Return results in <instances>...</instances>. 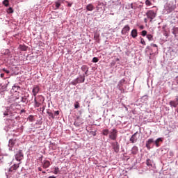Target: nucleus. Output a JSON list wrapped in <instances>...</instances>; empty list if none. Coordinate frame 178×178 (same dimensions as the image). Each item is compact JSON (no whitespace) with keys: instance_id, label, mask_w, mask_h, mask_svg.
<instances>
[{"instance_id":"13","label":"nucleus","mask_w":178,"mask_h":178,"mask_svg":"<svg viewBox=\"0 0 178 178\" xmlns=\"http://www.w3.org/2000/svg\"><path fill=\"white\" fill-rule=\"evenodd\" d=\"M131 35L134 38H136L137 35H138V33L137 32V29H133L131 32Z\"/></svg>"},{"instance_id":"17","label":"nucleus","mask_w":178,"mask_h":178,"mask_svg":"<svg viewBox=\"0 0 178 178\" xmlns=\"http://www.w3.org/2000/svg\"><path fill=\"white\" fill-rule=\"evenodd\" d=\"M49 166H51V163L49 162V161H44L43 164V168L44 169H47Z\"/></svg>"},{"instance_id":"39","label":"nucleus","mask_w":178,"mask_h":178,"mask_svg":"<svg viewBox=\"0 0 178 178\" xmlns=\"http://www.w3.org/2000/svg\"><path fill=\"white\" fill-rule=\"evenodd\" d=\"M56 8H59V6H60V3L56 2Z\"/></svg>"},{"instance_id":"8","label":"nucleus","mask_w":178,"mask_h":178,"mask_svg":"<svg viewBox=\"0 0 178 178\" xmlns=\"http://www.w3.org/2000/svg\"><path fill=\"white\" fill-rule=\"evenodd\" d=\"M19 165H20V163L14 164L9 168L8 172H13L15 173V172H16V170H17V169H19Z\"/></svg>"},{"instance_id":"38","label":"nucleus","mask_w":178,"mask_h":178,"mask_svg":"<svg viewBox=\"0 0 178 178\" xmlns=\"http://www.w3.org/2000/svg\"><path fill=\"white\" fill-rule=\"evenodd\" d=\"M59 113H60L59 111H56L54 112L55 116L59 115Z\"/></svg>"},{"instance_id":"21","label":"nucleus","mask_w":178,"mask_h":178,"mask_svg":"<svg viewBox=\"0 0 178 178\" xmlns=\"http://www.w3.org/2000/svg\"><path fill=\"white\" fill-rule=\"evenodd\" d=\"M172 34H174L175 37H176V35L178 34V28L174 27L172 29Z\"/></svg>"},{"instance_id":"16","label":"nucleus","mask_w":178,"mask_h":178,"mask_svg":"<svg viewBox=\"0 0 178 178\" xmlns=\"http://www.w3.org/2000/svg\"><path fill=\"white\" fill-rule=\"evenodd\" d=\"M81 70L85 72V74H87V73H88V67H87V65H83L81 67Z\"/></svg>"},{"instance_id":"45","label":"nucleus","mask_w":178,"mask_h":178,"mask_svg":"<svg viewBox=\"0 0 178 178\" xmlns=\"http://www.w3.org/2000/svg\"><path fill=\"white\" fill-rule=\"evenodd\" d=\"M38 170H39V172H42V168L41 167H39Z\"/></svg>"},{"instance_id":"22","label":"nucleus","mask_w":178,"mask_h":178,"mask_svg":"<svg viewBox=\"0 0 178 178\" xmlns=\"http://www.w3.org/2000/svg\"><path fill=\"white\" fill-rule=\"evenodd\" d=\"M47 115H49V119H55V115H54V113L49 112V111H47Z\"/></svg>"},{"instance_id":"10","label":"nucleus","mask_w":178,"mask_h":178,"mask_svg":"<svg viewBox=\"0 0 178 178\" xmlns=\"http://www.w3.org/2000/svg\"><path fill=\"white\" fill-rule=\"evenodd\" d=\"M112 146L115 152L116 153L119 152V143H118V142L113 143Z\"/></svg>"},{"instance_id":"33","label":"nucleus","mask_w":178,"mask_h":178,"mask_svg":"<svg viewBox=\"0 0 178 178\" xmlns=\"http://www.w3.org/2000/svg\"><path fill=\"white\" fill-rule=\"evenodd\" d=\"M140 44L143 45H146L145 40H144V38L140 39Z\"/></svg>"},{"instance_id":"31","label":"nucleus","mask_w":178,"mask_h":178,"mask_svg":"<svg viewBox=\"0 0 178 178\" xmlns=\"http://www.w3.org/2000/svg\"><path fill=\"white\" fill-rule=\"evenodd\" d=\"M98 60H99L98 58H97V57H94V58H92V62H93V63H97V62H98Z\"/></svg>"},{"instance_id":"43","label":"nucleus","mask_w":178,"mask_h":178,"mask_svg":"<svg viewBox=\"0 0 178 178\" xmlns=\"http://www.w3.org/2000/svg\"><path fill=\"white\" fill-rule=\"evenodd\" d=\"M1 79H3V77H5V74H1Z\"/></svg>"},{"instance_id":"3","label":"nucleus","mask_w":178,"mask_h":178,"mask_svg":"<svg viewBox=\"0 0 178 178\" xmlns=\"http://www.w3.org/2000/svg\"><path fill=\"white\" fill-rule=\"evenodd\" d=\"M147 17L150 19V22H152L153 19H155V17L156 16V13L152 10H149L147 13Z\"/></svg>"},{"instance_id":"52","label":"nucleus","mask_w":178,"mask_h":178,"mask_svg":"<svg viewBox=\"0 0 178 178\" xmlns=\"http://www.w3.org/2000/svg\"><path fill=\"white\" fill-rule=\"evenodd\" d=\"M145 22H147V19H145Z\"/></svg>"},{"instance_id":"4","label":"nucleus","mask_w":178,"mask_h":178,"mask_svg":"<svg viewBox=\"0 0 178 178\" xmlns=\"http://www.w3.org/2000/svg\"><path fill=\"white\" fill-rule=\"evenodd\" d=\"M24 158V156L23 155V152L22 150H19L15 155V159L16 161H18L20 162Z\"/></svg>"},{"instance_id":"11","label":"nucleus","mask_w":178,"mask_h":178,"mask_svg":"<svg viewBox=\"0 0 178 178\" xmlns=\"http://www.w3.org/2000/svg\"><path fill=\"white\" fill-rule=\"evenodd\" d=\"M131 154L133 155H137L138 152V147L137 146H134L132 148H131Z\"/></svg>"},{"instance_id":"29","label":"nucleus","mask_w":178,"mask_h":178,"mask_svg":"<svg viewBox=\"0 0 178 178\" xmlns=\"http://www.w3.org/2000/svg\"><path fill=\"white\" fill-rule=\"evenodd\" d=\"M3 4L5 5L6 7L9 6V1H3Z\"/></svg>"},{"instance_id":"6","label":"nucleus","mask_w":178,"mask_h":178,"mask_svg":"<svg viewBox=\"0 0 178 178\" xmlns=\"http://www.w3.org/2000/svg\"><path fill=\"white\" fill-rule=\"evenodd\" d=\"M40 92V86H34L32 90L33 95L36 97L37 95Z\"/></svg>"},{"instance_id":"54","label":"nucleus","mask_w":178,"mask_h":178,"mask_svg":"<svg viewBox=\"0 0 178 178\" xmlns=\"http://www.w3.org/2000/svg\"><path fill=\"white\" fill-rule=\"evenodd\" d=\"M4 1H8V0H4Z\"/></svg>"},{"instance_id":"47","label":"nucleus","mask_w":178,"mask_h":178,"mask_svg":"<svg viewBox=\"0 0 178 178\" xmlns=\"http://www.w3.org/2000/svg\"><path fill=\"white\" fill-rule=\"evenodd\" d=\"M86 79L83 78L82 83H84Z\"/></svg>"},{"instance_id":"15","label":"nucleus","mask_w":178,"mask_h":178,"mask_svg":"<svg viewBox=\"0 0 178 178\" xmlns=\"http://www.w3.org/2000/svg\"><path fill=\"white\" fill-rule=\"evenodd\" d=\"M36 99L38 102H40V104H42L44 101H45V98H44L42 95H39Z\"/></svg>"},{"instance_id":"7","label":"nucleus","mask_w":178,"mask_h":178,"mask_svg":"<svg viewBox=\"0 0 178 178\" xmlns=\"http://www.w3.org/2000/svg\"><path fill=\"white\" fill-rule=\"evenodd\" d=\"M129 31H130V26L129 25H126L122 29V30L121 31V34H122V35H126V34H127V33H129Z\"/></svg>"},{"instance_id":"50","label":"nucleus","mask_w":178,"mask_h":178,"mask_svg":"<svg viewBox=\"0 0 178 178\" xmlns=\"http://www.w3.org/2000/svg\"><path fill=\"white\" fill-rule=\"evenodd\" d=\"M0 162H2L1 159L0 158Z\"/></svg>"},{"instance_id":"46","label":"nucleus","mask_w":178,"mask_h":178,"mask_svg":"<svg viewBox=\"0 0 178 178\" xmlns=\"http://www.w3.org/2000/svg\"><path fill=\"white\" fill-rule=\"evenodd\" d=\"M49 178H56V177H55V176H50V177H49Z\"/></svg>"},{"instance_id":"26","label":"nucleus","mask_w":178,"mask_h":178,"mask_svg":"<svg viewBox=\"0 0 178 178\" xmlns=\"http://www.w3.org/2000/svg\"><path fill=\"white\" fill-rule=\"evenodd\" d=\"M74 108L75 109L80 108V104H79V102H76V103L74 104Z\"/></svg>"},{"instance_id":"9","label":"nucleus","mask_w":178,"mask_h":178,"mask_svg":"<svg viewBox=\"0 0 178 178\" xmlns=\"http://www.w3.org/2000/svg\"><path fill=\"white\" fill-rule=\"evenodd\" d=\"M137 134H138V132H136L130 138V141L133 144H134V143H137V140H138V138H137Z\"/></svg>"},{"instance_id":"34","label":"nucleus","mask_w":178,"mask_h":178,"mask_svg":"<svg viewBox=\"0 0 178 178\" xmlns=\"http://www.w3.org/2000/svg\"><path fill=\"white\" fill-rule=\"evenodd\" d=\"M145 3H146L147 6H151V5H152L151 1H146Z\"/></svg>"},{"instance_id":"36","label":"nucleus","mask_w":178,"mask_h":178,"mask_svg":"<svg viewBox=\"0 0 178 178\" xmlns=\"http://www.w3.org/2000/svg\"><path fill=\"white\" fill-rule=\"evenodd\" d=\"M66 5H67V6H69L70 8V6H72V5H73V3H70L69 1H65Z\"/></svg>"},{"instance_id":"32","label":"nucleus","mask_w":178,"mask_h":178,"mask_svg":"<svg viewBox=\"0 0 178 178\" xmlns=\"http://www.w3.org/2000/svg\"><path fill=\"white\" fill-rule=\"evenodd\" d=\"M126 81V80H124V79H121L120 81V82H119V84L120 85V86H123V84H124V82Z\"/></svg>"},{"instance_id":"2","label":"nucleus","mask_w":178,"mask_h":178,"mask_svg":"<svg viewBox=\"0 0 178 178\" xmlns=\"http://www.w3.org/2000/svg\"><path fill=\"white\" fill-rule=\"evenodd\" d=\"M108 138L115 141L118 138V130L116 129H111L109 132Z\"/></svg>"},{"instance_id":"28","label":"nucleus","mask_w":178,"mask_h":178,"mask_svg":"<svg viewBox=\"0 0 178 178\" xmlns=\"http://www.w3.org/2000/svg\"><path fill=\"white\" fill-rule=\"evenodd\" d=\"M20 49L22 51H27V47L26 46L20 45Z\"/></svg>"},{"instance_id":"19","label":"nucleus","mask_w":178,"mask_h":178,"mask_svg":"<svg viewBox=\"0 0 178 178\" xmlns=\"http://www.w3.org/2000/svg\"><path fill=\"white\" fill-rule=\"evenodd\" d=\"M86 9H87V10H89L91 12L92 10H94V6L92 4H88L86 6Z\"/></svg>"},{"instance_id":"49","label":"nucleus","mask_w":178,"mask_h":178,"mask_svg":"<svg viewBox=\"0 0 178 178\" xmlns=\"http://www.w3.org/2000/svg\"><path fill=\"white\" fill-rule=\"evenodd\" d=\"M21 112H22V113L24 112V110H22Z\"/></svg>"},{"instance_id":"41","label":"nucleus","mask_w":178,"mask_h":178,"mask_svg":"<svg viewBox=\"0 0 178 178\" xmlns=\"http://www.w3.org/2000/svg\"><path fill=\"white\" fill-rule=\"evenodd\" d=\"M40 111H42V112H44V111H45V106H43L42 108H41Z\"/></svg>"},{"instance_id":"12","label":"nucleus","mask_w":178,"mask_h":178,"mask_svg":"<svg viewBox=\"0 0 178 178\" xmlns=\"http://www.w3.org/2000/svg\"><path fill=\"white\" fill-rule=\"evenodd\" d=\"M153 143H154V139H152V138L149 139L146 142V147H147V148H148V149H149V148H151V144H152Z\"/></svg>"},{"instance_id":"27","label":"nucleus","mask_w":178,"mask_h":178,"mask_svg":"<svg viewBox=\"0 0 178 178\" xmlns=\"http://www.w3.org/2000/svg\"><path fill=\"white\" fill-rule=\"evenodd\" d=\"M146 165L147 166H152V164L151 163V160L150 159H147L146 161Z\"/></svg>"},{"instance_id":"18","label":"nucleus","mask_w":178,"mask_h":178,"mask_svg":"<svg viewBox=\"0 0 178 178\" xmlns=\"http://www.w3.org/2000/svg\"><path fill=\"white\" fill-rule=\"evenodd\" d=\"M15 144H16V140L10 139L9 140V144H8L9 147H13Z\"/></svg>"},{"instance_id":"24","label":"nucleus","mask_w":178,"mask_h":178,"mask_svg":"<svg viewBox=\"0 0 178 178\" xmlns=\"http://www.w3.org/2000/svg\"><path fill=\"white\" fill-rule=\"evenodd\" d=\"M147 38L149 41H152V40H154V36L151 34H148L147 35Z\"/></svg>"},{"instance_id":"35","label":"nucleus","mask_w":178,"mask_h":178,"mask_svg":"<svg viewBox=\"0 0 178 178\" xmlns=\"http://www.w3.org/2000/svg\"><path fill=\"white\" fill-rule=\"evenodd\" d=\"M141 35L145 37V35H147V31H143L141 33Z\"/></svg>"},{"instance_id":"1","label":"nucleus","mask_w":178,"mask_h":178,"mask_svg":"<svg viewBox=\"0 0 178 178\" xmlns=\"http://www.w3.org/2000/svg\"><path fill=\"white\" fill-rule=\"evenodd\" d=\"M165 9L168 13L173 12L176 9V1H169L166 5Z\"/></svg>"},{"instance_id":"51","label":"nucleus","mask_w":178,"mask_h":178,"mask_svg":"<svg viewBox=\"0 0 178 178\" xmlns=\"http://www.w3.org/2000/svg\"><path fill=\"white\" fill-rule=\"evenodd\" d=\"M131 8H133V4H131Z\"/></svg>"},{"instance_id":"48","label":"nucleus","mask_w":178,"mask_h":178,"mask_svg":"<svg viewBox=\"0 0 178 178\" xmlns=\"http://www.w3.org/2000/svg\"><path fill=\"white\" fill-rule=\"evenodd\" d=\"M42 173H43V174H45V173H47V172H45V171H42Z\"/></svg>"},{"instance_id":"40","label":"nucleus","mask_w":178,"mask_h":178,"mask_svg":"<svg viewBox=\"0 0 178 178\" xmlns=\"http://www.w3.org/2000/svg\"><path fill=\"white\" fill-rule=\"evenodd\" d=\"M152 47H154V48H158V45L156 44H152Z\"/></svg>"},{"instance_id":"20","label":"nucleus","mask_w":178,"mask_h":178,"mask_svg":"<svg viewBox=\"0 0 178 178\" xmlns=\"http://www.w3.org/2000/svg\"><path fill=\"white\" fill-rule=\"evenodd\" d=\"M163 140H162V138H159L156 140L155 141V144H156V147H159V143L162 142Z\"/></svg>"},{"instance_id":"44","label":"nucleus","mask_w":178,"mask_h":178,"mask_svg":"<svg viewBox=\"0 0 178 178\" xmlns=\"http://www.w3.org/2000/svg\"><path fill=\"white\" fill-rule=\"evenodd\" d=\"M3 115H4V116H8V115H9V114L8 113V112L5 111Z\"/></svg>"},{"instance_id":"5","label":"nucleus","mask_w":178,"mask_h":178,"mask_svg":"<svg viewBox=\"0 0 178 178\" xmlns=\"http://www.w3.org/2000/svg\"><path fill=\"white\" fill-rule=\"evenodd\" d=\"M169 105L173 108H177L178 105V95L175 97V100H172L170 102Z\"/></svg>"},{"instance_id":"53","label":"nucleus","mask_w":178,"mask_h":178,"mask_svg":"<svg viewBox=\"0 0 178 178\" xmlns=\"http://www.w3.org/2000/svg\"><path fill=\"white\" fill-rule=\"evenodd\" d=\"M150 8H154V6H152V7H150Z\"/></svg>"},{"instance_id":"23","label":"nucleus","mask_w":178,"mask_h":178,"mask_svg":"<svg viewBox=\"0 0 178 178\" xmlns=\"http://www.w3.org/2000/svg\"><path fill=\"white\" fill-rule=\"evenodd\" d=\"M109 129H103L102 131V134L103 136H108V134H109Z\"/></svg>"},{"instance_id":"14","label":"nucleus","mask_w":178,"mask_h":178,"mask_svg":"<svg viewBox=\"0 0 178 178\" xmlns=\"http://www.w3.org/2000/svg\"><path fill=\"white\" fill-rule=\"evenodd\" d=\"M34 102H35V104H34L35 108H40V106H41L42 103L37 101V97L34 98Z\"/></svg>"},{"instance_id":"42","label":"nucleus","mask_w":178,"mask_h":178,"mask_svg":"<svg viewBox=\"0 0 178 178\" xmlns=\"http://www.w3.org/2000/svg\"><path fill=\"white\" fill-rule=\"evenodd\" d=\"M139 29H140V30H144V26L143 25L140 26Z\"/></svg>"},{"instance_id":"25","label":"nucleus","mask_w":178,"mask_h":178,"mask_svg":"<svg viewBox=\"0 0 178 178\" xmlns=\"http://www.w3.org/2000/svg\"><path fill=\"white\" fill-rule=\"evenodd\" d=\"M54 175H58V173H59V168L58 167H55L54 168Z\"/></svg>"},{"instance_id":"37","label":"nucleus","mask_w":178,"mask_h":178,"mask_svg":"<svg viewBox=\"0 0 178 178\" xmlns=\"http://www.w3.org/2000/svg\"><path fill=\"white\" fill-rule=\"evenodd\" d=\"M3 72H5V73H7V74H9L10 72L9 70H7L6 69L3 68Z\"/></svg>"},{"instance_id":"30","label":"nucleus","mask_w":178,"mask_h":178,"mask_svg":"<svg viewBox=\"0 0 178 178\" xmlns=\"http://www.w3.org/2000/svg\"><path fill=\"white\" fill-rule=\"evenodd\" d=\"M7 13H13V8H12V7H10V8L7 10Z\"/></svg>"}]
</instances>
